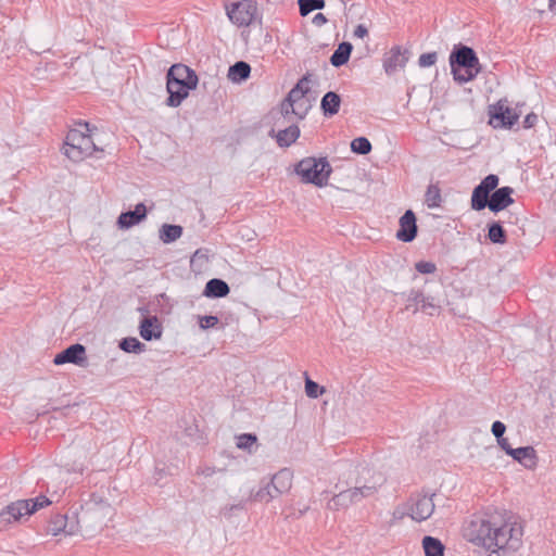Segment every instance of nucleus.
<instances>
[{"mask_svg": "<svg viewBox=\"0 0 556 556\" xmlns=\"http://www.w3.org/2000/svg\"><path fill=\"white\" fill-rule=\"evenodd\" d=\"M351 150L357 154H368L371 151V143L365 137H357L351 142Z\"/></svg>", "mask_w": 556, "mask_h": 556, "instance_id": "nucleus-37", "label": "nucleus"}, {"mask_svg": "<svg viewBox=\"0 0 556 556\" xmlns=\"http://www.w3.org/2000/svg\"><path fill=\"white\" fill-rule=\"evenodd\" d=\"M488 237L490 241H492L493 243L503 244L506 242L505 230L503 229L500 223H493L490 225Z\"/></svg>", "mask_w": 556, "mask_h": 556, "instance_id": "nucleus-36", "label": "nucleus"}, {"mask_svg": "<svg viewBox=\"0 0 556 556\" xmlns=\"http://www.w3.org/2000/svg\"><path fill=\"white\" fill-rule=\"evenodd\" d=\"M257 438L252 433H242L236 438V445L240 450L251 453V448L256 444Z\"/></svg>", "mask_w": 556, "mask_h": 556, "instance_id": "nucleus-38", "label": "nucleus"}, {"mask_svg": "<svg viewBox=\"0 0 556 556\" xmlns=\"http://www.w3.org/2000/svg\"><path fill=\"white\" fill-rule=\"evenodd\" d=\"M513 193L514 189L511 187L496 189L490 197L488 207L494 213L505 210L514 203Z\"/></svg>", "mask_w": 556, "mask_h": 556, "instance_id": "nucleus-15", "label": "nucleus"}, {"mask_svg": "<svg viewBox=\"0 0 556 556\" xmlns=\"http://www.w3.org/2000/svg\"><path fill=\"white\" fill-rule=\"evenodd\" d=\"M438 60L437 52L424 53L419 56L418 64L420 67H429L435 64Z\"/></svg>", "mask_w": 556, "mask_h": 556, "instance_id": "nucleus-42", "label": "nucleus"}, {"mask_svg": "<svg viewBox=\"0 0 556 556\" xmlns=\"http://www.w3.org/2000/svg\"><path fill=\"white\" fill-rule=\"evenodd\" d=\"M182 235V227L179 225L164 224L159 230L160 240L165 243H172L178 240Z\"/></svg>", "mask_w": 556, "mask_h": 556, "instance_id": "nucleus-26", "label": "nucleus"}, {"mask_svg": "<svg viewBox=\"0 0 556 556\" xmlns=\"http://www.w3.org/2000/svg\"><path fill=\"white\" fill-rule=\"evenodd\" d=\"M309 74L304 75L293 88H298L299 91H305L307 93L309 91L308 83H309Z\"/></svg>", "mask_w": 556, "mask_h": 556, "instance_id": "nucleus-45", "label": "nucleus"}, {"mask_svg": "<svg viewBox=\"0 0 556 556\" xmlns=\"http://www.w3.org/2000/svg\"><path fill=\"white\" fill-rule=\"evenodd\" d=\"M508 455L526 469L533 470L538 466L539 458L533 446L514 448V451H508Z\"/></svg>", "mask_w": 556, "mask_h": 556, "instance_id": "nucleus-16", "label": "nucleus"}, {"mask_svg": "<svg viewBox=\"0 0 556 556\" xmlns=\"http://www.w3.org/2000/svg\"><path fill=\"white\" fill-rule=\"evenodd\" d=\"M448 62L453 78L458 84L473 80L482 71L475 50L460 43L454 46Z\"/></svg>", "mask_w": 556, "mask_h": 556, "instance_id": "nucleus-4", "label": "nucleus"}, {"mask_svg": "<svg viewBox=\"0 0 556 556\" xmlns=\"http://www.w3.org/2000/svg\"><path fill=\"white\" fill-rule=\"evenodd\" d=\"M415 268L420 274H433L437 270V266L432 262L420 261L416 263Z\"/></svg>", "mask_w": 556, "mask_h": 556, "instance_id": "nucleus-43", "label": "nucleus"}, {"mask_svg": "<svg viewBox=\"0 0 556 556\" xmlns=\"http://www.w3.org/2000/svg\"><path fill=\"white\" fill-rule=\"evenodd\" d=\"M147 216V208L143 203L136 205L134 211L124 212L118 216L117 224L121 228H130L139 224Z\"/></svg>", "mask_w": 556, "mask_h": 556, "instance_id": "nucleus-18", "label": "nucleus"}, {"mask_svg": "<svg viewBox=\"0 0 556 556\" xmlns=\"http://www.w3.org/2000/svg\"><path fill=\"white\" fill-rule=\"evenodd\" d=\"M433 495L413 494L403 506V510H397L400 518L404 516L410 517L417 522L425 521L431 517L434 511Z\"/></svg>", "mask_w": 556, "mask_h": 556, "instance_id": "nucleus-7", "label": "nucleus"}, {"mask_svg": "<svg viewBox=\"0 0 556 556\" xmlns=\"http://www.w3.org/2000/svg\"><path fill=\"white\" fill-rule=\"evenodd\" d=\"M549 9L556 10V0H549Z\"/></svg>", "mask_w": 556, "mask_h": 556, "instance_id": "nucleus-53", "label": "nucleus"}, {"mask_svg": "<svg viewBox=\"0 0 556 556\" xmlns=\"http://www.w3.org/2000/svg\"><path fill=\"white\" fill-rule=\"evenodd\" d=\"M357 476L354 480V486L336 494L328 503V508L339 510L357 504L364 498L374 496L383 479L368 466H358Z\"/></svg>", "mask_w": 556, "mask_h": 556, "instance_id": "nucleus-2", "label": "nucleus"}, {"mask_svg": "<svg viewBox=\"0 0 556 556\" xmlns=\"http://www.w3.org/2000/svg\"><path fill=\"white\" fill-rule=\"evenodd\" d=\"M341 98L333 91L324 94L320 102V109L325 116H333L339 112Z\"/></svg>", "mask_w": 556, "mask_h": 556, "instance_id": "nucleus-22", "label": "nucleus"}, {"mask_svg": "<svg viewBox=\"0 0 556 556\" xmlns=\"http://www.w3.org/2000/svg\"><path fill=\"white\" fill-rule=\"evenodd\" d=\"M425 202L429 208L439 207L442 202L441 190L435 185H430L425 194Z\"/></svg>", "mask_w": 556, "mask_h": 556, "instance_id": "nucleus-32", "label": "nucleus"}, {"mask_svg": "<svg viewBox=\"0 0 556 556\" xmlns=\"http://www.w3.org/2000/svg\"><path fill=\"white\" fill-rule=\"evenodd\" d=\"M65 527H66V516L56 514L50 519L48 527H47V532L52 535H58L65 529Z\"/></svg>", "mask_w": 556, "mask_h": 556, "instance_id": "nucleus-33", "label": "nucleus"}, {"mask_svg": "<svg viewBox=\"0 0 556 556\" xmlns=\"http://www.w3.org/2000/svg\"><path fill=\"white\" fill-rule=\"evenodd\" d=\"M229 292L230 288L227 282L218 278H213L206 282L203 295L206 298H224L228 295Z\"/></svg>", "mask_w": 556, "mask_h": 556, "instance_id": "nucleus-20", "label": "nucleus"}, {"mask_svg": "<svg viewBox=\"0 0 556 556\" xmlns=\"http://www.w3.org/2000/svg\"><path fill=\"white\" fill-rule=\"evenodd\" d=\"M251 73V67L247 62L238 61L233 65L229 67L228 78L231 81L240 83L249 78Z\"/></svg>", "mask_w": 556, "mask_h": 556, "instance_id": "nucleus-24", "label": "nucleus"}, {"mask_svg": "<svg viewBox=\"0 0 556 556\" xmlns=\"http://www.w3.org/2000/svg\"><path fill=\"white\" fill-rule=\"evenodd\" d=\"M498 185V177L496 175L490 174L478 185L482 190L486 191L489 194L493 191Z\"/></svg>", "mask_w": 556, "mask_h": 556, "instance_id": "nucleus-40", "label": "nucleus"}, {"mask_svg": "<svg viewBox=\"0 0 556 556\" xmlns=\"http://www.w3.org/2000/svg\"><path fill=\"white\" fill-rule=\"evenodd\" d=\"M300 14L306 16L314 10H319L325 7V0H298Z\"/></svg>", "mask_w": 556, "mask_h": 556, "instance_id": "nucleus-34", "label": "nucleus"}, {"mask_svg": "<svg viewBox=\"0 0 556 556\" xmlns=\"http://www.w3.org/2000/svg\"><path fill=\"white\" fill-rule=\"evenodd\" d=\"M422 547L426 556H444V545L433 536H425L422 539Z\"/></svg>", "mask_w": 556, "mask_h": 556, "instance_id": "nucleus-27", "label": "nucleus"}, {"mask_svg": "<svg viewBox=\"0 0 556 556\" xmlns=\"http://www.w3.org/2000/svg\"><path fill=\"white\" fill-rule=\"evenodd\" d=\"M517 109L510 108L507 101L500 100L490 109V124L494 128H510L519 119Z\"/></svg>", "mask_w": 556, "mask_h": 556, "instance_id": "nucleus-9", "label": "nucleus"}, {"mask_svg": "<svg viewBox=\"0 0 556 556\" xmlns=\"http://www.w3.org/2000/svg\"><path fill=\"white\" fill-rule=\"evenodd\" d=\"M162 332V325L156 316H148L140 321L139 333L146 341L160 339Z\"/></svg>", "mask_w": 556, "mask_h": 556, "instance_id": "nucleus-17", "label": "nucleus"}, {"mask_svg": "<svg viewBox=\"0 0 556 556\" xmlns=\"http://www.w3.org/2000/svg\"><path fill=\"white\" fill-rule=\"evenodd\" d=\"M491 431L497 440V439L504 437V433L506 431V426L502 421L496 420L493 422Z\"/></svg>", "mask_w": 556, "mask_h": 556, "instance_id": "nucleus-44", "label": "nucleus"}, {"mask_svg": "<svg viewBox=\"0 0 556 556\" xmlns=\"http://www.w3.org/2000/svg\"><path fill=\"white\" fill-rule=\"evenodd\" d=\"M416 236V216L412 210H407L400 218V229L396 232V238L403 242H412Z\"/></svg>", "mask_w": 556, "mask_h": 556, "instance_id": "nucleus-14", "label": "nucleus"}, {"mask_svg": "<svg viewBox=\"0 0 556 556\" xmlns=\"http://www.w3.org/2000/svg\"><path fill=\"white\" fill-rule=\"evenodd\" d=\"M22 502L27 504V510H29L27 511L28 516H31L39 509H42L52 503V501L49 500L46 495H39L35 498L29 500H22Z\"/></svg>", "mask_w": 556, "mask_h": 556, "instance_id": "nucleus-31", "label": "nucleus"}, {"mask_svg": "<svg viewBox=\"0 0 556 556\" xmlns=\"http://www.w3.org/2000/svg\"><path fill=\"white\" fill-rule=\"evenodd\" d=\"M119 348L127 353L140 354L146 351V344L137 338L128 337L119 342Z\"/></svg>", "mask_w": 556, "mask_h": 556, "instance_id": "nucleus-30", "label": "nucleus"}, {"mask_svg": "<svg viewBox=\"0 0 556 556\" xmlns=\"http://www.w3.org/2000/svg\"><path fill=\"white\" fill-rule=\"evenodd\" d=\"M280 111L283 117H289L290 115H294L299 119H303L305 117V109L300 104L294 105L287 98L281 102Z\"/></svg>", "mask_w": 556, "mask_h": 556, "instance_id": "nucleus-29", "label": "nucleus"}, {"mask_svg": "<svg viewBox=\"0 0 556 556\" xmlns=\"http://www.w3.org/2000/svg\"><path fill=\"white\" fill-rule=\"evenodd\" d=\"M214 472H215V469L210 468V467L201 469V470H198L199 475H203L205 477H211V476L214 475Z\"/></svg>", "mask_w": 556, "mask_h": 556, "instance_id": "nucleus-52", "label": "nucleus"}, {"mask_svg": "<svg viewBox=\"0 0 556 556\" xmlns=\"http://www.w3.org/2000/svg\"><path fill=\"white\" fill-rule=\"evenodd\" d=\"M331 172V165L326 157H305L295 166V173L301 177L302 182L317 187L328 184Z\"/></svg>", "mask_w": 556, "mask_h": 556, "instance_id": "nucleus-6", "label": "nucleus"}, {"mask_svg": "<svg viewBox=\"0 0 556 556\" xmlns=\"http://www.w3.org/2000/svg\"><path fill=\"white\" fill-rule=\"evenodd\" d=\"M275 486L276 485L271 479L266 482L263 480L260 489L251 494V498L255 502L269 503L270 501L282 495L280 492H278V490H276Z\"/></svg>", "mask_w": 556, "mask_h": 556, "instance_id": "nucleus-19", "label": "nucleus"}, {"mask_svg": "<svg viewBox=\"0 0 556 556\" xmlns=\"http://www.w3.org/2000/svg\"><path fill=\"white\" fill-rule=\"evenodd\" d=\"M523 519L505 508H488L464 528V538L491 554H511L523 545Z\"/></svg>", "mask_w": 556, "mask_h": 556, "instance_id": "nucleus-1", "label": "nucleus"}, {"mask_svg": "<svg viewBox=\"0 0 556 556\" xmlns=\"http://www.w3.org/2000/svg\"><path fill=\"white\" fill-rule=\"evenodd\" d=\"M87 362L86 348L80 344H72L61 353L56 354L53 363L55 365H63L66 363L85 366Z\"/></svg>", "mask_w": 556, "mask_h": 556, "instance_id": "nucleus-12", "label": "nucleus"}, {"mask_svg": "<svg viewBox=\"0 0 556 556\" xmlns=\"http://www.w3.org/2000/svg\"><path fill=\"white\" fill-rule=\"evenodd\" d=\"M354 36L357 38H361V39L367 37L368 36L367 27L363 24L357 25L354 29Z\"/></svg>", "mask_w": 556, "mask_h": 556, "instance_id": "nucleus-47", "label": "nucleus"}, {"mask_svg": "<svg viewBox=\"0 0 556 556\" xmlns=\"http://www.w3.org/2000/svg\"><path fill=\"white\" fill-rule=\"evenodd\" d=\"M300 136V128L296 125H290L289 127L279 130L276 135V140L279 147H289Z\"/></svg>", "mask_w": 556, "mask_h": 556, "instance_id": "nucleus-25", "label": "nucleus"}, {"mask_svg": "<svg viewBox=\"0 0 556 556\" xmlns=\"http://www.w3.org/2000/svg\"><path fill=\"white\" fill-rule=\"evenodd\" d=\"M352 49L350 42H341L330 58L331 64L336 67L344 65L350 59Z\"/></svg>", "mask_w": 556, "mask_h": 556, "instance_id": "nucleus-23", "label": "nucleus"}, {"mask_svg": "<svg viewBox=\"0 0 556 556\" xmlns=\"http://www.w3.org/2000/svg\"><path fill=\"white\" fill-rule=\"evenodd\" d=\"M305 91H299L298 88H292L288 96L286 97L290 102H292L294 105H301L305 109V115L307 114L311 105L308 104L307 100L305 99Z\"/></svg>", "mask_w": 556, "mask_h": 556, "instance_id": "nucleus-35", "label": "nucleus"}, {"mask_svg": "<svg viewBox=\"0 0 556 556\" xmlns=\"http://www.w3.org/2000/svg\"><path fill=\"white\" fill-rule=\"evenodd\" d=\"M27 504L17 500L0 510V530H7L12 525L22 521L27 515Z\"/></svg>", "mask_w": 556, "mask_h": 556, "instance_id": "nucleus-11", "label": "nucleus"}, {"mask_svg": "<svg viewBox=\"0 0 556 556\" xmlns=\"http://www.w3.org/2000/svg\"><path fill=\"white\" fill-rule=\"evenodd\" d=\"M198 85V76L184 64H174L167 73L166 88L169 93L166 104L177 108Z\"/></svg>", "mask_w": 556, "mask_h": 556, "instance_id": "nucleus-3", "label": "nucleus"}, {"mask_svg": "<svg viewBox=\"0 0 556 556\" xmlns=\"http://www.w3.org/2000/svg\"><path fill=\"white\" fill-rule=\"evenodd\" d=\"M406 309L413 308V313H417L419 309L428 315H434L440 308V305L434 296L425 295L419 290H410L407 294Z\"/></svg>", "mask_w": 556, "mask_h": 556, "instance_id": "nucleus-10", "label": "nucleus"}, {"mask_svg": "<svg viewBox=\"0 0 556 556\" xmlns=\"http://www.w3.org/2000/svg\"><path fill=\"white\" fill-rule=\"evenodd\" d=\"M536 122H538V115L534 113H530L523 119V127L531 128L536 124Z\"/></svg>", "mask_w": 556, "mask_h": 556, "instance_id": "nucleus-46", "label": "nucleus"}, {"mask_svg": "<svg viewBox=\"0 0 556 556\" xmlns=\"http://www.w3.org/2000/svg\"><path fill=\"white\" fill-rule=\"evenodd\" d=\"M229 20L238 27L250 26L257 17V4L254 0H240L226 5Z\"/></svg>", "mask_w": 556, "mask_h": 556, "instance_id": "nucleus-8", "label": "nucleus"}, {"mask_svg": "<svg viewBox=\"0 0 556 556\" xmlns=\"http://www.w3.org/2000/svg\"><path fill=\"white\" fill-rule=\"evenodd\" d=\"M275 483L276 490L281 494L288 493L292 488L293 471L289 468H282L270 478Z\"/></svg>", "mask_w": 556, "mask_h": 556, "instance_id": "nucleus-21", "label": "nucleus"}, {"mask_svg": "<svg viewBox=\"0 0 556 556\" xmlns=\"http://www.w3.org/2000/svg\"><path fill=\"white\" fill-rule=\"evenodd\" d=\"M324 388H319L318 383L306 377L305 380V392L308 397L317 399L324 393Z\"/></svg>", "mask_w": 556, "mask_h": 556, "instance_id": "nucleus-39", "label": "nucleus"}, {"mask_svg": "<svg viewBox=\"0 0 556 556\" xmlns=\"http://www.w3.org/2000/svg\"><path fill=\"white\" fill-rule=\"evenodd\" d=\"M407 53V51H402L397 46L391 48L383 59V68L386 73L388 75H392L399 70L404 68L408 61Z\"/></svg>", "mask_w": 556, "mask_h": 556, "instance_id": "nucleus-13", "label": "nucleus"}, {"mask_svg": "<svg viewBox=\"0 0 556 556\" xmlns=\"http://www.w3.org/2000/svg\"><path fill=\"white\" fill-rule=\"evenodd\" d=\"M490 194L482 190L480 187H476L471 195V207L476 211L485 208L490 201Z\"/></svg>", "mask_w": 556, "mask_h": 556, "instance_id": "nucleus-28", "label": "nucleus"}, {"mask_svg": "<svg viewBox=\"0 0 556 556\" xmlns=\"http://www.w3.org/2000/svg\"><path fill=\"white\" fill-rule=\"evenodd\" d=\"M243 508H244L243 503H239V504H237V505H229V506H225V507L223 508V514H224L225 516H230V515H231V511H232L233 509H243Z\"/></svg>", "mask_w": 556, "mask_h": 556, "instance_id": "nucleus-50", "label": "nucleus"}, {"mask_svg": "<svg viewBox=\"0 0 556 556\" xmlns=\"http://www.w3.org/2000/svg\"><path fill=\"white\" fill-rule=\"evenodd\" d=\"M197 261H207V255H206V253H205L203 250H201V249L197 250V251L193 253V255H192V257H191V264H193V263H194V262H197Z\"/></svg>", "mask_w": 556, "mask_h": 556, "instance_id": "nucleus-49", "label": "nucleus"}, {"mask_svg": "<svg viewBox=\"0 0 556 556\" xmlns=\"http://www.w3.org/2000/svg\"><path fill=\"white\" fill-rule=\"evenodd\" d=\"M313 22L317 26H321V25H324L327 22V18H326V16L323 13H318V14H316L314 16Z\"/></svg>", "mask_w": 556, "mask_h": 556, "instance_id": "nucleus-51", "label": "nucleus"}, {"mask_svg": "<svg viewBox=\"0 0 556 556\" xmlns=\"http://www.w3.org/2000/svg\"><path fill=\"white\" fill-rule=\"evenodd\" d=\"M218 323H219V319L217 316H213V315L198 316V324L202 330L214 328L218 325Z\"/></svg>", "mask_w": 556, "mask_h": 556, "instance_id": "nucleus-41", "label": "nucleus"}, {"mask_svg": "<svg viewBox=\"0 0 556 556\" xmlns=\"http://www.w3.org/2000/svg\"><path fill=\"white\" fill-rule=\"evenodd\" d=\"M497 444H498V446H500L503 451H505V453H506L507 455H508V451H514V448H513V447H511V445L509 444V442H508V439H507V438L502 437V438L497 439Z\"/></svg>", "mask_w": 556, "mask_h": 556, "instance_id": "nucleus-48", "label": "nucleus"}, {"mask_svg": "<svg viewBox=\"0 0 556 556\" xmlns=\"http://www.w3.org/2000/svg\"><path fill=\"white\" fill-rule=\"evenodd\" d=\"M83 126L85 130L71 129L66 136L64 154L73 162H80L98 150L97 144L89 134L90 129L88 123H85Z\"/></svg>", "mask_w": 556, "mask_h": 556, "instance_id": "nucleus-5", "label": "nucleus"}]
</instances>
